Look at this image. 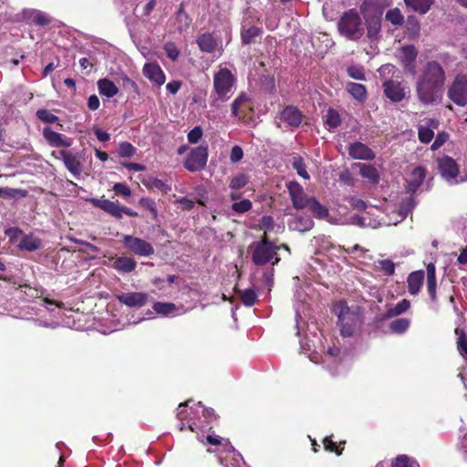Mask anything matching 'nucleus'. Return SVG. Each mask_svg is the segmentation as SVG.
I'll list each match as a JSON object with an SVG mask.
<instances>
[{"mask_svg":"<svg viewBox=\"0 0 467 467\" xmlns=\"http://www.w3.org/2000/svg\"><path fill=\"white\" fill-rule=\"evenodd\" d=\"M446 75L437 61H428L421 68L416 81L419 100L425 105L441 101L443 94Z\"/></svg>","mask_w":467,"mask_h":467,"instance_id":"obj_1","label":"nucleus"},{"mask_svg":"<svg viewBox=\"0 0 467 467\" xmlns=\"http://www.w3.org/2000/svg\"><path fill=\"white\" fill-rule=\"evenodd\" d=\"M235 77L226 67H219L213 75V90L211 95V105L218 106L219 102L228 100L234 94Z\"/></svg>","mask_w":467,"mask_h":467,"instance_id":"obj_2","label":"nucleus"},{"mask_svg":"<svg viewBox=\"0 0 467 467\" xmlns=\"http://www.w3.org/2000/svg\"><path fill=\"white\" fill-rule=\"evenodd\" d=\"M249 251L252 253V261L256 265H264L267 263L274 265L280 261L277 255L278 246L269 242L265 235H263L260 241L250 244Z\"/></svg>","mask_w":467,"mask_h":467,"instance_id":"obj_3","label":"nucleus"},{"mask_svg":"<svg viewBox=\"0 0 467 467\" xmlns=\"http://www.w3.org/2000/svg\"><path fill=\"white\" fill-rule=\"evenodd\" d=\"M334 313L337 316L342 336L349 337L360 324V316L358 309H350L343 301L334 306Z\"/></svg>","mask_w":467,"mask_h":467,"instance_id":"obj_4","label":"nucleus"},{"mask_svg":"<svg viewBox=\"0 0 467 467\" xmlns=\"http://www.w3.org/2000/svg\"><path fill=\"white\" fill-rule=\"evenodd\" d=\"M337 26L340 34L350 40H358L364 34L362 19L355 10H349L344 13Z\"/></svg>","mask_w":467,"mask_h":467,"instance_id":"obj_5","label":"nucleus"},{"mask_svg":"<svg viewBox=\"0 0 467 467\" xmlns=\"http://www.w3.org/2000/svg\"><path fill=\"white\" fill-rule=\"evenodd\" d=\"M208 161V145L202 144L190 150L187 158L184 161V168L196 172L203 170Z\"/></svg>","mask_w":467,"mask_h":467,"instance_id":"obj_6","label":"nucleus"},{"mask_svg":"<svg viewBox=\"0 0 467 467\" xmlns=\"http://www.w3.org/2000/svg\"><path fill=\"white\" fill-rule=\"evenodd\" d=\"M122 243L127 251L135 255L147 257L154 254L152 244L144 239L125 234Z\"/></svg>","mask_w":467,"mask_h":467,"instance_id":"obj_7","label":"nucleus"},{"mask_svg":"<svg viewBox=\"0 0 467 467\" xmlns=\"http://www.w3.org/2000/svg\"><path fill=\"white\" fill-rule=\"evenodd\" d=\"M207 441L211 444L217 445L220 444L223 447L224 451L233 452L231 456H226L224 458H220V462L224 467H242L243 459L239 453H235L233 446L229 443L228 441H224L222 442V439L217 435L207 436Z\"/></svg>","mask_w":467,"mask_h":467,"instance_id":"obj_8","label":"nucleus"},{"mask_svg":"<svg viewBox=\"0 0 467 467\" xmlns=\"http://www.w3.org/2000/svg\"><path fill=\"white\" fill-rule=\"evenodd\" d=\"M449 98L459 106L467 104V77L457 76L448 90Z\"/></svg>","mask_w":467,"mask_h":467,"instance_id":"obj_9","label":"nucleus"},{"mask_svg":"<svg viewBox=\"0 0 467 467\" xmlns=\"http://www.w3.org/2000/svg\"><path fill=\"white\" fill-rule=\"evenodd\" d=\"M287 190L293 207L296 210L307 208L314 197H309L304 188L297 182L287 183Z\"/></svg>","mask_w":467,"mask_h":467,"instance_id":"obj_10","label":"nucleus"},{"mask_svg":"<svg viewBox=\"0 0 467 467\" xmlns=\"http://www.w3.org/2000/svg\"><path fill=\"white\" fill-rule=\"evenodd\" d=\"M438 167L442 178L449 183L455 184L463 182V180L458 179V165L452 158L443 156L438 159Z\"/></svg>","mask_w":467,"mask_h":467,"instance_id":"obj_11","label":"nucleus"},{"mask_svg":"<svg viewBox=\"0 0 467 467\" xmlns=\"http://www.w3.org/2000/svg\"><path fill=\"white\" fill-rule=\"evenodd\" d=\"M383 89L386 97L392 102L401 101L407 94V88L400 82L391 79L383 82Z\"/></svg>","mask_w":467,"mask_h":467,"instance_id":"obj_12","label":"nucleus"},{"mask_svg":"<svg viewBox=\"0 0 467 467\" xmlns=\"http://www.w3.org/2000/svg\"><path fill=\"white\" fill-rule=\"evenodd\" d=\"M43 137L49 146L59 148H68L73 144V139L65 136L62 133L54 131L51 128L46 127L43 129Z\"/></svg>","mask_w":467,"mask_h":467,"instance_id":"obj_13","label":"nucleus"},{"mask_svg":"<svg viewBox=\"0 0 467 467\" xmlns=\"http://www.w3.org/2000/svg\"><path fill=\"white\" fill-rule=\"evenodd\" d=\"M57 154L58 155L57 158L63 161L66 168L71 174L75 176L80 175V173L82 172V165L77 158V156L72 154L70 151L65 150H59L57 152H52L53 156H57Z\"/></svg>","mask_w":467,"mask_h":467,"instance_id":"obj_14","label":"nucleus"},{"mask_svg":"<svg viewBox=\"0 0 467 467\" xmlns=\"http://www.w3.org/2000/svg\"><path fill=\"white\" fill-rule=\"evenodd\" d=\"M439 127L435 119H425L418 126V137L420 142L429 143L434 137V130Z\"/></svg>","mask_w":467,"mask_h":467,"instance_id":"obj_15","label":"nucleus"},{"mask_svg":"<svg viewBox=\"0 0 467 467\" xmlns=\"http://www.w3.org/2000/svg\"><path fill=\"white\" fill-rule=\"evenodd\" d=\"M118 300L130 307H141L149 299V296L142 292L122 293L117 296Z\"/></svg>","mask_w":467,"mask_h":467,"instance_id":"obj_16","label":"nucleus"},{"mask_svg":"<svg viewBox=\"0 0 467 467\" xmlns=\"http://www.w3.org/2000/svg\"><path fill=\"white\" fill-rule=\"evenodd\" d=\"M142 73L150 81L157 86H161L165 83V74L157 63H146L143 66Z\"/></svg>","mask_w":467,"mask_h":467,"instance_id":"obj_17","label":"nucleus"},{"mask_svg":"<svg viewBox=\"0 0 467 467\" xmlns=\"http://www.w3.org/2000/svg\"><path fill=\"white\" fill-rule=\"evenodd\" d=\"M88 202L92 203L94 206L100 208L105 213L110 214L111 216L120 219V207L118 202H112L108 199H97L90 198L88 200Z\"/></svg>","mask_w":467,"mask_h":467,"instance_id":"obj_18","label":"nucleus"},{"mask_svg":"<svg viewBox=\"0 0 467 467\" xmlns=\"http://www.w3.org/2000/svg\"><path fill=\"white\" fill-rule=\"evenodd\" d=\"M348 154L355 160L371 161L375 153L367 145L361 142H354L348 146Z\"/></svg>","mask_w":467,"mask_h":467,"instance_id":"obj_19","label":"nucleus"},{"mask_svg":"<svg viewBox=\"0 0 467 467\" xmlns=\"http://www.w3.org/2000/svg\"><path fill=\"white\" fill-rule=\"evenodd\" d=\"M418 51L415 48L414 46H405L403 47L400 51L399 57L400 61L402 62L404 67L414 74V61L417 57Z\"/></svg>","mask_w":467,"mask_h":467,"instance_id":"obj_20","label":"nucleus"},{"mask_svg":"<svg viewBox=\"0 0 467 467\" xmlns=\"http://www.w3.org/2000/svg\"><path fill=\"white\" fill-rule=\"evenodd\" d=\"M152 308L162 317H176L184 313L183 306H178L172 303L155 302Z\"/></svg>","mask_w":467,"mask_h":467,"instance_id":"obj_21","label":"nucleus"},{"mask_svg":"<svg viewBox=\"0 0 467 467\" xmlns=\"http://www.w3.org/2000/svg\"><path fill=\"white\" fill-rule=\"evenodd\" d=\"M110 260L113 261L112 267L121 273H130L137 266L135 259L127 255L112 256Z\"/></svg>","mask_w":467,"mask_h":467,"instance_id":"obj_22","label":"nucleus"},{"mask_svg":"<svg viewBox=\"0 0 467 467\" xmlns=\"http://www.w3.org/2000/svg\"><path fill=\"white\" fill-rule=\"evenodd\" d=\"M280 119L289 127H298L302 122V114L296 108L287 106L282 110Z\"/></svg>","mask_w":467,"mask_h":467,"instance_id":"obj_23","label":"nucleus"},{"mask_svg":"<svg viewBox=\"0 0 467 467\" xmlns=\"http://www.w3.org/2000/svg\"><path fill=\"white\" fill-rule=\"evenodd\" d=\"M426 176V170L421 167L418 166L415 167L411 172L410 173L407 182H408V188L410 192H415L418 190V188L421 185L423 180Z\"/></svg>","mask_w":467,"mask_h":467,"instance_id":"obj_24","label":"nucleus"},{"mask_svg":"<svg viewBox=\"0 0 467 467\" xmlns=\"http://www.w3.org/2000/svg\"><path fill=\"white\" fill-rule=\"evenodd\" d=\"M314 222L309 215H297L289 223V227L298 232H306L313 228Z\"/></svg>","mask_w":467,"mask_h":467,"instance_id":"obj_25","label":"nucleus"},{"mask_svg":"<svg viewBox=\"0 0 467 467\" xmlns=\"http://www.w3.org/2000/svg\"><path fill=\"white\" fill-rule=\"evenodd\" d=\"M424 279V272L422 270L414 271L408 276V289L410 295H417L422 285Z\"/></svg>","mask_w":467,"mask_h":467,"instance_id":"obj_26","label":"nucleus"},{"mask_svg":"<svg viewBox=\"0 0 467 467\" xmlns=\"http://www.w3.org/2000/svg\"><path fill=\"white\" fill-rule=\"evenodd\" d=\"M356 167L359 169V174L367 179L371 184H378L379 182V173L371 164L357 163Z\"/></svg>","mask_w":467,"mask_h":467,"instance_id":"obj_27","label":"nucleus"},{"mask_svg":"<svg viewBox=\"0 0 467 467\" xmlns=\"http://www.w3.org/2000/svg\"><path fill=\"white\" fill-rule=\"evenodd\" d=\"M41 246V240L32 234L24 235L18 244L20 250L27 252L38 250Z\"/></svg>","mask_w":467,"mask_h":467,"instance_id":"obj_28","label":"nucleus"},{"mask_svg":"<svg viewBox=\"0 0 467 467\" xmlns=\"http://www.w3.org/2000/svg\"><path fill=\"white\" fill-rule=\"evenodd\" d=\"M99 94L107 98H112L118 94V87L109 79L102 78L98 81Z\"/></svg>","mask_w":467,"mask_h":467,"instance_id":"obj_29","label":"nucleus"},{"mask_svg":"<svg viewBox=\"0 0 467 467\" xmlns=\"http://www.w3.org/2000/svg\"><path fill=\"white\" fill-rule=\"evenodd\" d=\"M404 3L413 11L423 15L430 10L431 6L434 3V0H404Z\"/></svg>","mask_w":467,"mask_h":467,"instance_id":"obj_30","label":"nucleus"},{"mask_svg":"<svg viewBox=\"0 0 467 467\" xmlns=\"http://www.w3.org/2000/svg\"><path fill=\"white\" fill-rule=\"evenodd\" d=\"M189 402H190V400H188L186 403H181L178 406L177 417L182 421V423L180 424L181 431L184 430L185 424H184L183 420H187L189 429L191 431H194L195 428L198 427V425L195 422L192 421V417L190 416L189 413H187V415L184 416V413L187 411L186 407L188 406Z\"/></svg>","mask_w":467,"mask_h":467,"instance_id":"obj_31","label":"nucleus"},{"mask_svg":"<svg viewBox=\"0 0 467 467\" xmlns=\"http://www.w3.org/2000/svg\"><path fill=\"white\" fill-rule=\"evenodd\" d=\"M197 44L199 48L207 53L213 52L216 46L217 42L213 38V36L211 34H202L197 38Z\"/></svg>","mask_w":467,"mask_h":467,"instance_id":"obj_32","label":"nucleus"},{"mask_svg":"<svg viewBox=\"0 0 467 467\" xmlns=\"http://www.w3.org/2000/svg\"><path fill=\"white\" fill-rule=\"evenodd\" d=\"M307 208L316 218L328 221V209L326 206L322 205L316 198H313Z\"/></svg>","mask_w":467,"mask_h":467,"instance_id":"obj_33","label":"nucleus"},{"mask_svg":"<svg viewBox=\"0 0 467 467\" xmlns=\"http://www.w3.org/2000/svg\"><path fill=\"white\" fill-rule=\"evenodd\" d=\"M296 303L295 304V310L296 317H300L301 314L305 315V304H306L307 296L303 289H297L295 293Z\"/></svg>","mask_w":467,"mask_h":467,"instance_id":"obj_34","label":"nucleus"},{"mask_svg":"<svg viewBox=\"0 0 467 467\" xmlns=\"http://www.w3.org/2000/svg\"><path fill=\"white\" fill-rule=\"evenodd\" d=\"M410 307V302L408 299H402L395 306L387 310L386 317L390 318L405 313Z\"/></svg>","mask_w":467,"mask_h":467,"instance_id":"obj_35","label":"nucleus"},{"mask_svg":"<svg viewBox=\"0 0 467 467\" xmlns=\"http://www.w3.org/2000/svg\"><path fill=\"white\" fill-rule=\"evenodd\" d=\"M348 91L358 100H364L367 97L366 88L358 83L349 82L347 85Z\"/></svg>","mask_w":467,"mask_h":467,"instance_id":"obj_36","label":"nucleus"},{"mask_svg":"<svg viewBox=\"0 0 467 467\" xmlns=\"http://www.w3.org/2000/svg\"><path fill=\"white\" fill-rule=\"evenodd\" d=\"M391 467H420V465L412 458L409 457L408 455L402 454L397 456L393 460Z\"/></svg>","mask_w":467,"mask_h":467,"instance_id":"obj_37","label":"nucleus"},{"mask_svg":"<svg viewBox=\"0 0 467 467\" xmlns=\"http://www.w3.org/2000/svg\"><path fill=\"white\" fill-rule=\"evenodd\" d=\"M375 269L383 272L386 275H393L395 273V264L389 260H379L375 262Z\"/></svg>","mask_w":467,"mask_h":467,"instance_id":"obj_38","label":"nucleus"},{"mask_svg":"<svg viewBox=\"0 0 467 467\" xmlns=\"http://www.w3.org/2000/svg\"><path fill=\"white\" fill-rule=\"evenodd\" d=\"M410 321L408 318H398L389 324V328L393 333L402 334L409 328Z\"/></svg>","mask_w":467,"mask_h":467,"instance_id":"obj_39","label":"nucleus"},{"mask_svg":"<svg viewBox=\"0 0 467 467\" xmlns=\"http://www.w3.org/2000/svg\"><path fill=\"white\" fill-rule=\"evenodd\" d=\"M292 166L300 177L305 180L310 179V176L306 171V166L301 157H294L292 161Z\"/></svg>","mask_w":467,"mask_h":467,"instance_id":"obj_40","label":"nucleus"},{"mask_svg":"<svg viewBox=\"0 0 467 467\" xmlns=\"http://www.w3.org/2000/svg\"><path fill=\"white\" fill-rule=\"evenodd\" d=\"M341 123L339 114L337 110L329 109L326 115V125L329 130L337 128Z\"/></svg>","mask_w":467,"mask_h":467,"instance_id":"obj_41","label":"nucleus"},{"mask_svg":"<svg viewBox=\"0 0 467 467\" xmlns=\"http://www.w3.org/2000/svg\"><path fill=\"white\" fill-rule=\"evenodd\" d=\"M455 334L457 335V348L462 356H464L467 353V337L465 332L457 327L455 329Z\"/></svg>","mask_w":467,"mask_h":467,"instance_id":"obj_42","label":"nucleus"},{"mask_svg":"<svg viewBox=\"0 0 467 467\" xmlns=\"http://www.w3.org/2000/svg\"><path fill=\"white\" fill-rule=\"evenodd\" d=\"M242 303L246 306H252L257 298V295L253 288H247L240 294Z\"/></svg>","mask_w":467,"mask_h":467,"instance_id":"obj_43","label":"nucleus"},{"mask_svg":"<svg viewBox=\"0 0 467 467\" xmlns=\"http://www.w3.org/2000/svg\"><path fill=\"white\" fill-rule=\"evenodd\" d=\"M248 182L249 178L246 174L239 173L231 179L229 186L232 190H239L244 187Z\"/></svg>","mask_w":467,"mask_h":467,"instance_id":"obj_44","label":"nucleus"},{"mask_svg":"<svg viewBox=\"0 0 467 467\" xmlns=\"http://www.w3.org/2000/svg\"><path fill=\"white\" fill-rule=\"evenodd\" d=\"M386 19L395 26L402 25L404 18L398 8H393L386 13Z\"/></svg>","mask_w":467,"mask_h":467,"instance_id":"obj_45","label":"nucleus"},{"mask_svg":"<svg viewBox=\"0 0 467 467\" xmlns=\"http://www.w3.org/2000/svg\"><path fill=\"white\" fill-rule=\"evenodd\" d=\"M18 195L25 196L22 190L13 189L9 187H0V197L5 199H15Z\"/></svg>","mask_w":467,"mask_h":467,"instance_id":"obj_46","label":"nucleus"},{"mask_svg":"<svg viewBox=\"0 0 467 467\" xmlns=\"http://www.w3.org/2000/svg\"><path fill=\"white\" fill-rule=\"evenodd\" d=\"M163 48H164V50L166 52L167 57L171 61H177V59L180 57V53L181 52L177 48L176 45L173 42H167V43H165Z\"/></svg>","mask_w":467,"mask_h":467,"instance_id":"obj_47","label":"nucleus"},{"mask_svg":"<svg viewBox=\"0 0 467 467\" xmlns=\"http://www.w3.org/2000/svg\"><path fill=\"white\" fill-rule=\"evenodd\" d=\"M408 212H409L408 210H405L402 207L398 212H393L394 220L389 219V221H384L383 223H379V225H382V224H384V225L394 224L395 225L406 218Z\"/></svg>","mask_w":467,"mask_h":467,"instance_id":"obj_48","label":"nucleus"},{"mask_svg":"<svg viewBox=\"0 0 467 467\" xmlns=\"http://www.w3.org/2000/svg\"><path fill=\"white\" fill-rule=\"evenodd\" d=\"M260 34V29L255 26H251L242 33V40L244 44L251 43L255 36Z\"/></svg>","mask_w":467,"mask_h":467,"instance_id":"obj_49","label":"nucleus"},{"mask_svg":"<svg viewBox=\"0 0 467 467\" xmlns=\"http://www.w3.org/2000/svg\"><path fill=\"white\" fill-rule=\"evenodd\" d=\"M348 74L350 78L357 80L365 79L364 68L360 66H350L348 67Z\"/></svg>","mask_w":467,"mask_h":467,"instance_id":"obj_50","label":"nucleus"},{"mask_svg":"<svg viewBox=\"0 0 467 467\" xmlns=\"http://www.w3.org/2000/svg\"><path fill=\"white\" fill-rule=\"evenodd\" d=\"M36 117L47 123H54L58 120V118L47 109H38Z\"/></svg>","mask_w":467,"mask_h":467,"instance_id":"obj_51","label":"nucleus"},{"mask_svg":"<svg viewBox=\"0 0 467 467\" xmlns=\"http://www.w3.org/2000/svg\"><path fill=\"white\" fill-rule=\"evenodd\" d=\"M203 131L201 126H196L191 130L187 134L188 141L192 144H196L202 137Z\"/></svg>","mask_w":467,"mask_h":467,"instance_id":"obj_52","label":"nucleus"},{"mask_svg":"<svg viewBox=\"0 0 467 467\" xmlns=\"http://www.w3.org/2000/svg\"><path fill=\"white\" fill-rule=\"evenodd\" d=\"M251 208H252V202L247 199H244L240 202H235L232 204L233 211H234L238 213H245V212L249 211Z\"/></svg>","mask_w":467,"mask_h":467,"instance_id":"obj_53","label":"nucleus"},{"mask_svg":"<svg viewBox=\"0 0 467 467\" xmlns=\"http://www.w3.org/2000/svg\"><path fill=\"white\" fill-rule=\"evenodd\" d=\"M139 203L142 208L150 211L151 215L153 216V218L157 217L158 213H157V209H156V203L152 199L142 198L140 200Z\"/></svg>","mask_w":467,"mask_h":467,"instance_id":"obj_54","label":"nucleus"},{"mask_svg":"<svg viewBox=\"0 0 467 467\" xmlns=\"http://www.w3.org/2000/svg\"><path fill=\"white\" fill-rule=\"evenodd\" d=\"M274 219L272 216H263L260 221V228L264 230V235L267 236V233L274 228Z\"/></svg>","mask_w":467,"mask_h":467,"instance_id":"obj_55","label":"nucleus"},{"mask_svg":"<svg viewBox=\"0 0 467 467\" xmlns=\"http://www.w3.org/2000/svg\"><path fill=\"white\" fill-rule=\"evenodd\" d=\"M246 101L247 98L244 94H241L238 98H236L232 104V115L237 117L239 115L242 105Z\"/></svg>","mask_w":467,"mask_h":467,"instance_id":"obj_56","label":"nucleus"},{"mask_svg":"<svg viewBox=\"0 0 467 467\" xmlns=\"http://www.w3.org/2000/svg\"><path fill=\"white\" fill-rule=\"evenodd\" d=\"M32 20L34 23L41 26L47 25L50 22V18L40 11H34Z\"/></svg>","mask_w":467,"mask_h":467,"instance_id":"obj_57","label":"nucleus"},{"mask_svg":"<svg viewBox=\"0 0 467 467\" xmlns=\"http://www.w3.org/2000/svg\"><path fill=\"white\" fill-rule=\"evenodd\" d=\"M135 152V148L129 142H122L119 145V153L121 157L132 156Z\"/></svg>","mask_w":467,"mask_h":467,"instance_id":"obj_58","label":"nucleus"},{"mask_svg":"<svg viewBox=\"0 0 467 467\" xmlns=\"http://www.w3.org/2000/svg\"><path fill=\"white\" fill-rule=\"evenodd\" d=\"M113 191L117 194H121L125 197H129L131 194L130 189L124 183L117 182L113 185Z\"/></svg>","mask_w":467,"mask_h":467,"instance_id":"obj_59","label":"nucleus"},{"mask_svg":"<svg viewBox=\"0 0 467 467\" xmlns=\"http://www.w3.org/2000/svg\"><path fill=\"white\" fill-rule=\"evenodd\" d=\"M244 156L243 150L240 146H234L231 154H230V160L232 162H237L242 160Z\"/></svg>","mask_w":467,"mask_h":467,"instance_id":"obj_60","label":"nucleus"},{"mask_svg":"<svg viewBox=\"0 0 467 467\" xmlns=\"http://www.w3.org/2000/svg\"><path fill=\"white\" fill-rule=\"evenodd\" d=\"M5 234L10 239V241L13 243L19 238V236L22 234V231L16 227H11V228H7L5 231Z\"/></svg>","mask_w":467,"mask_h":467,"instance_id":"obj_61","label":"nucleus"},{"mask_svg":"<svg viewBox=\"0 0 467 467\" xmlns=\"http://www.w3.org/2000/svg\"><path fill=\"white\" fill-rule=\"evenodd\" d=\"M394 71H395V67H394V66H392L390 64L383 65L379 68V73L380 77L385 78H387L389 76H392L394 74Z\"/></svg>","mask_w":467,"mask_h":467,"instance_id":"obj_62","label":"nucleus"},{"mask_svg":"<svg viewBox=\"0 0 467 467\" xmlns=\"http://www.w3.org/2000/svg\"><path fill=\"white\" fill-rule=\"evenodd\" d=\"M447 138H448L447 134H445V133H439L437 135V137L435 138L433 143L431 144V149L432 150H438L440 147H441L444 144V142L446 141Z\"/></svg>","mask_w":467,"mask_h":467,"instance_id":"obj_63","label":"nucleus"},{"mask_svg":"<svg viewBox=\"0 0 467 467\" xmlns=\"http://www.w3.org/2000/svg\"><path fill=\"white\" fill-rule=\"evenodd\" d=\"M427 288L432 301L436 299V278L427 279Z\"/></svg>","mask_w":467,"mask_h":467,"instance_id":"obj_64","label":"nucleus"}]
</instances>
